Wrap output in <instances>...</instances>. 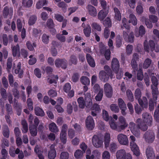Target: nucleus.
Instances as JSON below:
<instances>
[{
  "mask_svg": "<svg viewBox=\"0 0 159 159\" xmlns=\"http://www.w3.org/2000/svg\"><path fill=\"white\" fill-rule=\"evenodd\" d=\"M104 90L105 94L108 98H111L112 95L113 90L111 85L108 83H106L104 86Z\"/></svg>",
  "mask_w": 159,
  "mask_h": 159,
  "instance_id": "11",
  "label": "nucleus"
},
{
  "mask_svg": "<svg viewBox=\"0 0 159 159\" xmlns=\"http://www.w3.org/2000/svg\"><path fill=\"white\" fill-rule=\"evenodd\" d=\"M91 26L92 29L98 31H100L102 30L101 26L96 22H93L91 25Z\"/></svg>",
  "mask_w": 159,
  "mask_h": 159,
  "instance_id": "51",
  "label": "nucleus"
},
{
  "mask_svg": "<svg viewBox=\"0 0 159 159\" xmlns=\"http://www.w3.org/2000/svg\"><path fill=\"white\" fill-rule=\"evenodd\" d=\"M103 25L105 28L110 27L111 26V19L108 17H107L103 21Z\"/></svg>",
  "mask_w": 159,
  "mask_h": 159,
  "instance_id": "46",
  "label": "nucleus"
},
{
  "mask_svg": "<svg viewBox=\"0 0 159 159\" xmlns=\"http://www.w3.org/2000/svg\"><path fill=\"white\" fill-rule=\"evenodd\" d=\"M115 15L114 18L116 20L120 21L121 20V16L120 11L116 7L114 8Z\"/></svg>",
  "mask_w": 159,
  "mask_h": 159,
  "instance_id": "29",
  "label": "nucleus"
},
{
  "mask_svg": "<svg viewBox=\"0 0 159 159\" xmlns=\"http://www.w3.org/2000/svg\"><path fill=\"white\" fill-rule=\"evenodd\" d=\"M81 83L84 85H89L90 83V80L86 76H82L80 79Z\"/></svg>",
  "mask_w": 159,
  "mask_h": 159,
  "instance_id": "42",
  "label": "nucleus"
},
{
  "mask_svg": "<svg viewBox=\"0 0 159 159\" xmlns=\"http://www.w3.org/2000/svg\"><path fill=\"white\" fill-rule=\"evenodd\" d=\"M138 5L136 8V11L137 13L139 15L141 14L143 11V5L141 2H138Z\"/></svg>",
  "mask_w": 159,
  "mask_h": 159,
  "instance_id": "45",
  "label": "nucleus"
},
{
  "mask_svg": "<svg viewBox=\"0 0 159 159\" xmlns=\"http://www.w3.org/2000/svg\"><path fill=\"white\" fill-rule=\"evenodd\" d=\"M86 57L89 65L92 67H94L95 66V62L93 57L89 54H87Z\"/></svg>",
  "mask_w": 159,
  "mask_h": 159,
  "instance_id": "27",
  "label": "nucleus"
},
{
  "mask_svg": "<svg viewBox=\"0 0 159 159\" xmlns=\"http://www.w3.org/2000/svg\"><path fill=\"white\" fill-rule=\"evenodd\" d=\"M118 101V105L121 110L122 114L124 116L126 114L125 110L127 109L125 104L123 100L121 98H119Z\"/></svg>",
  "mask_w": 159,
  "mask_h": 159,
  "instance_id": "15",
  "label": "nucleus"
},
{
  "mask_svg": "<svg viewBox=\"0 0 159 159\" xmlns=\"http://www.w3.org/2000/svg\"><path fill=\"white\" fill-rule=\"evenodd\" d=\"M116 159H132L131 155L129 153H126L124 149L117 151L116 152Z\"/></svg>",
  "mask_w": 159,
  "mask_h": 159,
  "instance_id": "5",
  "label": "nucleus"
},
{
  "mask_svg": "<svg viewBox=\"0 0 159 159\" xmlns=\"http://www.w3.org/2000/svg\"><path fill=\"white\" fill-rule=\"evenodd\" d=\"M86 126L89 130H92L94 126V120L91 116H89L85 120Z\"/></svg>",
  "mask_w": 159,
  "mask_h": 159,
  "instance_id": "14",
  "label": "nucleus"
},
{
  "mask_svg": "<svg viewBox=\"0 0 159 159\" xmlns=\"http://www.w3.org/2000/svg\"><path fill=\"white\" fill-rule=\"evenodd\" d=\"M123 36L124 39L127 42L133 43L134 41V33L130 30L123 31Z\"/></svg>",
  "mask_w": 159,
  "mask_h": 159,
  "instance_id": "6",
  "label": "nucleus"
},
{
  "mask_svg": "<svg viewBox=\"0 0 159 159\" xmlns=\"http://www.w3.org/2000/svg\"><path fill=\"white\" fill-rule=\"evenodd\" d=\"M146 30L145 27L142 25H140L139 30H135V34L136 37H139V36L142 37L145 33Z\"/></svg>",
  "mask_w": 159,
  "mask_h": 159,
  "instance_id": "19",
  "label": "nucleus"
},
{
  "mask_svg": "<svg viewBox=\"0 0 159 159\" xmlns=\"http://www.w3.org/2000/svg\"><path fill=\"white\" fill-rule=\"evenodd\" d=\"M135 123L138 124L139 129L143 131H145L148 129V125L147 124L143 121L140 118H138L135 121Z\"/></svg>",
  "mask_w": 159,
  "mask_h": 159,
  "instance_id": "13",
  "label": "nucleus"
},
{
  "mask_svg": "<svg viewBox=\"0 0 159 159\" xmlns=\"http://www.w3.org/2000/svg\"><path fill=\"white\" fill-rule=\"evenodd\" d=\"M47 3V2L46 0H39L36 4V8L39 9Z\"/></svg>",
  "mask_w": 159,
  "mask_h": 159,
  "instance_id": "41",
  "label": "nucleus"
},
{
  "mask_svg": "<svg viewBox=\"0 0 159 159\" xmlns=\"http://www.w3.org/2000/svg\"><path fill=\"white\" fill-rule=\"evenodd\" d=\"M58 6L59 7L61 8L62 10H63L64 12H66L67 5L64 2H61L58 3Z\"/></svg>",
  "mask_w": 159,
  "mask_h": 159,
  "instance_id": "59",
  "label": "nucleus"
},
{
  "mask_svg": "<svg viewBox=\"0 0 159 159\" xmlns=\"http://www.w3.org/2000/svg\"><path fill=\"white\" fill-rule=\"evenodd\" d=\"M37 19V17L33 15L31 16L28 21V24L29 25H33L35 24Z\"/></svg>",
  "mask_w": 159,
  "mask_h": 159,
  "instance_id": "52",
  "label": "nucleus"
},
{
  "mask_svg": "<svg viewBox=\"0 0 159 159\" xmlns=\"http://www.w3.org/2000/svg\"><path fill=\"white\" fill-rule=\"evenodd\" d=\"M21 63L19 62L16 69L15 70V73L18 74V76L20 78H22L23 77V70L21 68Z\"/></svg>",
  "mask_w": 159,
  "mask_h": 159,
  "instance_id": "24",
  "label": "nucleus"
},
{
  "mask_svg": "<svg viewBox=\"0 0 159 159\" xmlns=\"http://www.w3.org/2000/svg\"><path fill=\"white\" fill-rule=\"evenodd\" d=\"M37 127L34 125H31L29 127V130L31 135L34 137L37 135Z\"/></svg>",
  "mask_w": 159,
  "mask_h": 159,
  "instance_id": "37",
  "label": "nucleus"
},
{
  "mask_svg": "<svg viewBox=\"0 0 159 159\" xmlns=\"http://www.w3.org/2000/svg\"><path fill=\"white\" fill-rule=\"evenodd\" d=\"M110 140V134L108 133H106L105 134L104 137V146L106 148H107L109 147Z\"/></svg>",
  "mask_w": 159,
  "mask_h": 159,
  "instance_id": "23",
  "label": "nucleus"
},
{
  "mask_svg": "<svg viewBox=\"0 0 159 159\" xmlns=\"http://www.w3.org/2000/svg\"><path fill=\"white\" fill-rule=\"evenodd\" d=\"M83 31L85 35L87 37L90 36L91 33V28L89 25H88L86 27H84Z\"/></svg>",
  "mask_w": 159,
  "mask_h": 159,
  "instance_id": "38",
  "label": "nucleus"
},
{
  "mask_svg": "<svg viewBox=\"0 0 159 159\" xmlns=\"http://www.w3.org/2000/svg\"><path fill=\"white\" fill-rule=\"evenodd\" d=\"M151 89L152 98L155 102L157 100V96L159 93L158 87L151 86Z\"/></svg>",
  "mask_w": 159,
  "mask_h": 159,
  "instance_id": "18",
  "label": "nucleus"
},
{
  "mask_svg": "<svg viewBox=\"0 0 159 159\" xmlns=\"http://www.w3.org/2000/svg\"><path fill=\"white\" fill-rule=\"evenodd\" d=\"M89 14L91 16L94 17L97 16V12L96 8L91 5H88L87 7Z\"/></svg>",
  "mask_w": 159,
  "mask_h": 159,
  "instance_id": "20",
  "label": "nucleus"
},
{
  "mask_svg": "<svg viewBox=\"0 0 159 159\" xmlns=\"http://www.w3.org/2000/svg\"><path fill=\"white\" fill-rule=\"evenodd\" d=\"M26 46L27 48L30 51H33L34 50V47H36V44L35 43H33V45L30 41H27L26 42Z\"/></svg>",
  "mask_w": 159,
  "mask_h": 159,
  "instance_id": "57",
  "label": "nucleus"
},
{
  "mask_svg": "<svg viewBox=\"0 0 159 159\" xmlns=\"http://www.w3.org/2000/svg\"><path fill=\"white\" fill-rule=\"evenodd\" d=\"M12 54L14 57L17 55L20 56V47L18 44L12 47Z\"/></svg>",
  "mask_w": 159,
  "mask_h": 159,
  "instance_id": "34",
  "label": "nucleus"
},
{
  "mask_svg": "<svg viewBox=\"0 0 159 159\" xmlns=\"http://www.w3.org/2000/svg\"><path fill=\"white\" fill-rule=\"evenodd\" d=\"M2 133L5 138H8L9 137L10 131L7 125H4L2 127Z\"/></svg>",
  "mask_w": 159,
  "mask_h": 159,
  "instance_id": "30",
  "label": "nucleus"
},
{
  "mask_svg": "<svg viewBox=\"0 0 159 159\" xmlns=\"http://www.w3.org/2000/svg\"><path fill=\"white\" fill-rule=\"evenodd\" d=\"M103 95V91L102 89L100 90L98 94L96 96L95 100L98 101H101Z\"/></svg>",
  "mask_w": 159,
  "mask_h": 159,
  "instance_id": "56",
  "label": "nucleus"
},
{
  "mask_svg": "<svg viewBox=\"0 0 159 159\" xmlns=\"http://www.w3.org/2000/svg\"><path fill=\"white\" fill-rule=\"evenodd\" d=\"M152 62V60L149 58L146 59L144 61L143 67L144 69H147L149 67Z\"/></svg>",
  "mask_w": 159,
  "mask_h": 159,
  "instance_id": "50",
  "label": "nucleus"
},
{
  "mask_svg": "<svg viewBox=\"0 0 159 159\" xmlns=\"http://www.w3.org/2000/svg\"><path fill=\"white\" fill-rule=\"evenodd\" d=\"M107 11L105 10H101L98 13V18L100 20H102L107 16Z\"/></svg>",
  "mask_w": 159,
  "mask_h": 159,
  "instance_id": "33",
  "label": "nucleus"
},
{
  "mask_svg": "<svg viewBox=\"0 0 159 159\" xmlns=\"http://www.w3.org/2000/svg\"><path fill=\"white\" fill-rule=\"evenodd\" d=\"M79 77V73L77 72L74 73L72 76V80L74 82H76L78 80Z\"/></svg>",
  "mask_w": 159,
  "mask_h": 159,
  "instance_id": "60",
  "label": "nucleus"
},
{
  "mask_svg": "<svg viewBox=\"0 0 159 159\" xmlns=\"http://www.w3.org/2000/svg\"><path fill=\"white\" fill-rule=\"evenodd\" d=\"M127 126V124H119L117 126V131L118 132H121L122 130L124 129Z\"/></svg>",
  "mask_w": 159,
  "mask_h": 159,
  "instance_id": "53",
  "label": "nucleus"
},
{
  "mask_svg": "<svg viewBox=\"0 0 159 159\" xmlns=\"http://www.w3.org/2000/svg\"><path fill=\"white\" fill-rule=\"evenodd\" d=\"M129 127L132 133L137 137H139L140 135L139 128L138 124H136L133 122H130Z\"/></svg>",
  "mask_w": 159,
  "mask_h": 159,
  "instance_id": "7",
  "label": "nucleus"
},
{
  "mask_svg": "<svg viewBox=\"0 0 159 159\" xmlns=\"http://www.w3.org/2000/svg\"><path fill=\"white\" fill-rule=\"evenodd\" d=\"M48 94L51 97L53 98L57 96V93L56 90L50 89L48 91Z\"/></svg>",
  "mask_w": 159,
  "mask_h": 159,
  "instance_id": "64",
  "label": "nucleus"
},
{
  "mask_svg": "<svg viewBox=\"0 0 159 159\" xmlns=\"http://www.w3.org/2000/svg\"><path fill=\"white\" fill-rule=\"evenodd\" d=\"M111 67L112 70L116 74V78L120 79L122 76L123 72L121 69H120V64L118 59L116 58H114L112 60Z\"/></svg>",
  "mask_w": 159,
  "mask_h": 159,
  "instance_id": "2",
  "label": "nucleus"
},
{
  "mask_svg": "<svg viewBox=\"0 0 159 159\" xmlns=\"http://www.w3.org/2000/svg\"><path fill=\"white\" fill-rule=\"evenodd\" d=\"M141 92L140 89L139 88L137 89L135 91L134 95L135 98L136 99H139L141 97Z\"/></svg>",
  "mask_w": 159,
  "mask_h": 159,
  "instance_id": "54",
  "label": "nucleus"
},
{
  "mask_svg": "<svg viewBox=\"0 0 159 159\" xmlns=\"http://www.w3.org/2000/svg\"><path fill=\"white\" fill-rule=\"evenodd\" d=\"M16 154H18V158L19 159H23L24 157V154L22 151L20 150L18 148H17L16 150Z\"/></svg>",
  "mask_w": 159,
  "mask_h": 159,
  "instance_id": "58",
  "label": "nucleus"
},
{
  "mask_svg": "<svg viewBox=\"0 0 159 159\" xmlns=\"http://www.w3.org/2000/svg\"><path fill=\"white\" fill-rule=\"evenodd\" d=\"M143 48L144 51L148 53L152 52L154 51L157 52L159 49L157 46H156L154 42L152 40H150L148 43L147 40H145L143 43Z\"/></svg>",
  "mask_w": 159,
  "mask_h": 159,
  "instance_id": "3",
  "label": "nucleus"
},
{
  "mask_svg": "<svg viewBox=\"0 0 159 159\" xmlns=\"http://www.w3.org/2000/svg\"><path fill=\"white\" fill-rule=\"evenodd\" d=\"M21 124L22 126V132L23 133H26L28 130V123L25 120H22L21 121Z\"/></svg>",
  "mask_w": 159,
  "mask_h": 159,
  "instance_id": "32",
  "label": "nucleus"
},
{
  "mask_svg": "<svg viewBox=\"0 0 159 159\" xmlns=\"http://www.w3.org/2000/svg\"><path fill=\"white\" fill-rule=\"evenodd\" d=\"M33 3L32 0H23L22 3L24 6L26 7H30Z\"/></svg>",
  "mask_w": 159,
  "mask_h": 159,
  "instance_id": "44",
  "label": "nucleus"
},
{
  "mask_svg": "<svg viewBox=\"0 0 159 159\" xmlns=\"http://www.w3.org/2000/svg\"><path fill=\"white\" fill-rule=\"evenodd\" d=\"M146 142L148 143H152L155 139V134L152 131L148 130L145 132L143 135Z\"/></svg>",
  "mask_w": 159,
  "mask_h": 159,
  "instance_id": "10",
  "label": "nucleus"
},
{
  "mask_svg": "<svg viewBox=\"0 0 159 159\" xmlns=\"http://www.w3.org/2000/svg\"><path fill=\"white\" fill-rule=\"evenodd\" d=\"M117 137L120 144L124 145H128L129 140L126 135L120 133L117 135Z\"/></svg>",
  "mask_w": 159,
  "mask_h": 159,
  "instance_id": "9",
  "label": "nucleus"
},
{
  "mask_svg": "<svg viewBox=\"0 0 159 159\" xmlns=\"http://www.w3.org/2000/svg\"><path fill=\"white\" fill-rule=\"evenodd\" d=\"M126 94L128 100L130 102H133L134 100L133 94L131 91L129 89L126 91Z\"/></svg>",
  "mask_w": 159,
  "mask_h": 159,
  "instance_id": "47",
  "label": "nucleus"
},
{
  "mask_svg": "<svg viewBox=\"0 0 159 159\" xmlns=\"http://www.w3.org/2000/svg\"><path fill=\"white\" fill-rule=\"evenodd\" d=\"M122 25L121 26V29L123 30H130V27L127 24V20L125 18H123L122 20Z\"/></svg>",
  "mask_w": 159,
  "mask_h": 159,
  "instance_id": "26",
  "label": "nucleus"
},
{
  "mask_svg": "<svg viewBox=\"0 0 159 159\" xmlns=\"http://www.w3.org/2000/svg\"><path fill=\"white\" fill-rule=\"evenodd\" d=\"M69 64L71 65L72 64L76 65L77 63V59L76 56L74 55H71L70 57L69 61Z\"/></svg>",
  "mask_w": 159,
  "mask_h": 159,
  "instance_id": "40",
  "label": "nucleus"
},
{
  "mask_svg": "<svg viewBox=\"0 0 159 159\" xmlns=\"http://www.w3.org/2000/svg\"><path fill=\"white\" fill-rule=\"evenodd\" d=\"M34 111L37 116H43L44 115L43 111L39 107H35Z\"/></svg>",
  "mask_w": 159,
  "mask_h": 159,
  "instance_id": "36",
  "label": "nucleus"
},
{
  "mask_svg": "<svg viewBox=\"0 0 159 159\" xmlns=\"http://www.w3.org/2000/svg\"><path fill=\"white\" fill-rule=\"evenodd\" d=\"M34 151L39 159H44L43 155V151L40 146L36 145L34 148Z\"/></svg>",
  "mask_w": 159,
  "mask_h": 159,
  "instance_id": "21",
  "label": "nucleus"
},
{
  "mask_svg": "<svg viewBox=\"0 0 159 159\" xmlns=\"http://www.w3.org/2000/svg\"><path fill=\"white\" fill-rule=\"evenodd\" d=\"M151 81L152 84L151 86L158 87V83L157 78L154 76H153L151 77Z\"/></svg>",
  "mask_w": 159,
  "mask_h": 159,
  "instance_id": "55",
  "label": "nucleus"
},
{
  "mask_svg": "<svg viewBox=\"0 0 159 159\" xmlns=\"http://www.w3.org/2000/svg\"><path fill=\"white\" fill-rule=\"evenodd\" d=\"M146 155L148 159H155V155L152 148L148 147L146 150Z\"/></svg>",
  "mask_w": 159,
  "mask_h": 159,
  "instance_id": "17",
  "label": "nucleus"
},
{
  "mask_svg": "<svg viewBox=\"0 0 159 159\" xmlns=\"http://www.w3.org/2000/svg\"><path fill=\"white\" fill-rule=\"evenodd\" d=\"M149 20L153 23H156L158 20V18L156 16L150 15L149 16Z\"/></svg>",
  "mask_w": 159,
  "mask_h": 159,
  "instance_id": "61",
  "label": "nucleus"
},
{
  "mask_svg": "<svg viewBox=\"0 0 159 159\" xmlns=\"http://www.w3.org/2000/svg\"><path fill=\"white\" fill-rule=\"evenodd\" d=\"M129 23H131L134 25H136L137 24V20L135 16L133 14H131L129 16Z\"/></svg>",
  "mask_w": 159,
  "mask_h": 159,
  "instance_id": "35",
  "label": "nucleus"
},
{
  "mask_svg": "<svg viewBox=\"0 0 159 159\" xmlns=\"http://www.w3.org/2000/svg\"><path fill=\"white\" fill-rule=\"evenodd\" d=\"M78 102L79 104V107L81 108H84L85 106V101L82 97H80L78 99Z\"/></svg>",
  "mask_w": 159,
  "mask_h": 159,
  "instance_id": "39",
  "label": "nucleus"
},
{
  "mask_svg": "<svg viewBox=\"0 0 159 159\" xmlns=\"http://www.w3.org/2000/svg\"><path fill=\"white\" fill-rule=\"evenodd\" d=\"M13 13V9L12 7H5L3 9V15L4 18H7L8 16H11Z\"/></svg>",
  "mask_w": 159,
  "mask_h": 159,
  "instance_id": "16",
  "label": "nucleus"
},
{
  "mask_svg": "<svg viewBox=\"0 0 159 159\" xmlns=\"http://www.w3.org/2000/svg\"><path fill=\"white\" fill-rule=\"evenodd\" d=\"M84 153L80 149H78L76 150L74 153V156L77 159H81L83 157V154Z\"/></svg>",
  "mask_w": 159,
  "mask_h": 159,
  "instance_id": "43",
  "label": "nucleus"
},
{
  "mask_svg": "<svg viewBox=\"0 0 159 159\" xmlns=\"http://www.w3.org/2000/svg\"><path fill=\"white\" fill-rule=\"evenodd\" d=\"M141 20L142 21H144L147 27L149 29L152 28L153 27V25L152 23V22L144 16H143L141 17Z\"/></svg>",
  "mask_w": 159,
  "mask_h": 159,
  "instance_id": "28",
  "label": "nucleus"
},
{
  "mask_svg": "<svg viewBox=\"0 0 159 159\" xmlns=\"http://www.w3.org/2000/svg\"><path fill=\"white\" fill-rule=\"evenodd\" d=\"M104 69L107 73L104 70H101L99 73V77L101 80L106 82L109 79V77L111 78L114 77V74L110 67L106 65L104 67Z\"/></svg>",
  "mask_w": 159,
  "mask_h": 159,
  "instance_id": "1",
  "label": "nucleus"
},
{
  "mask_svg": "<svg viewBox=\"0 0 159 159\" xmlns=\"http://www.w3.org/2000/svg\"><path fill=\"white\" fill-rule=\"evenodd\" d=\"M92 143L96 148H100L103 146V141L102 137L96 135H94L92 138Z\"/></svg>",
  "mask_w": 159,
  "mask_h": 159,
  "instance_id": "4",
  "label": "nucleus"
},
{
  "mask_svg": "<svg viewBox=\"0 0 159 159\" xmlns=\"http://www.w3.org/2000/svg\"><path fill=\"white\" fill-rule=\"evenodd\" d=\"M49 129L52 132L57 133L59 131V129L55 123L54 122L50 124L49 125Z\"/></svg>",
  "mask_w": 159,
  "mask_h": 159,
  "instance_id": "31",
  "label": "nucleus"
},
{
  "mask_svg": "<svg viewBox=\"0 0 159 159\" xmlns=\"http://www.w3.org/2000/svg\"><path fill=\"white\" fill-rule=\"evenodd\" d=\"M143 121L146 123L149 126L152 125V118L151 115L148 113L145 112L142 114Z\"/></svg>",
  "mask_w": 159,
  "mask_h": 159,
  "instance_id": "12",
  "label": "nucleus"
},
{
  "mask_svg": "<svg viewBox=\"0 0 159 159\" xmlns=\"http://www.w3.org/2000/svg\"><path fill=\"white\" fill-rule=\"evenodd\" d=\"M110 108L111 111L117 113L119 111V109L117 105L114 104H112L110 106Z\"/></svg>",
  "mask_w": 159,
  "mask_h": 159,
  "instance_id": "62",
  "label": "nucleus"
},
{
  "mask_svg": "<svg viewBox=\"0 0 159 159\" xmlns=\"http://www.w3.org/2000/svg\"><path fill=\"white\" fill-rule=\"evenodd\" d=\"M109 147L110 150L112 152H115L117 148L116 144L114 142H111Z\"/></svg>",
  "mask_w": 159,
  "mask_h": 159,
  "instance_id": "63",
  "label": "nucleus"
},
{
  "mask_svg": "<svg viewBox=\"0 0 159 159\" xmlns=\"http://www.w3.org/2000/svg\"><path fill=\"white\" fill-rule=\"evenodd\" d=\"M5 108L7 115H11L13 113L12 108L10 104L7 103L5 105Z\"/></svg>",
  "mask_w": 159,
  "mask_h": 159,
  "instance_id": "48",
  "label": "nucleus"
},
{
  "mask_svg": "<svg viewBox=\"0 0 159 159\" xmlns=\"http://www.w3.org/2000/svg\"><path fill=\"white\" fill-rule=\"evenodd\" d=\"M56 156V152L54 146L52 145L50 147V150L49 151L48 157L49 159H54Z\"/></svg>",
  "mask_w": 159,
  "mask_h": 159,
  "instance_id": "22",
  "label": "nucleus"
},
{
  "mask_svg": "<svg viewBox=\"0 0 159 159\" xmlns=\"http://www.w3.org/2000/svg\"><path fill=\"white\" fill-rule=\"evenodd\" d=\"M2 37L3 43L6 46L7 45L9 41L10 42L12 40V37L11 35H9V39L8 38L7 35L6 34H3Z\"/></svg>",
  "mask_w": 159,
  "mask_h": 159,
  "instance_id": "25",
  "label": "nucleus"
},
{
  "mask_svg": "<svg viewBox=\"0 0 159 159\" xmlns=\"http://www.w3.org/2000/svg\"><path fill=\"white\" fill-rule=\"evenodd\" d=\"M55 65L57 68L66 69L67 66V61L65 59L57 58L55 61Z\"/></svg>",
  "mask_w": 159,
  "mask_h": 159,
  "instance_id": "8",
  "label": "nucleus"
},
{
  "mask_svg": "<svg viewBox=\"0 0 159 159\" xmlns=\"http://www.w3.org/2000/svg\"><path fill=\"white\" fill-rule=\"evenodd\" d=\"M49 35L45 34H44L42 35V41L44 44H47L49 42Z\"/></svg>",
  "mask_w": 159,
  "mask_h": 159,
  "instance_id": "49",
  "label": "nucleus"
}]
</instances>
